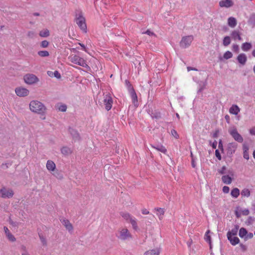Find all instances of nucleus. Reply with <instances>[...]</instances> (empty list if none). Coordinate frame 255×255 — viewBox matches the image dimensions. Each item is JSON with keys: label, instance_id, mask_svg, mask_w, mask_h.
I'll use <instances>...</instances> for the list:
<instances>
[{"label": "nucleus", "instance_id": "f257e3e1", "mask_svg": "<svg viewBox=\"0 0 255 255\" xmlns=\"http://www.w3.org/2000/svg\"><path fill=\"white\" fill-rule=\"evenodd\" d=\"M29 106L31 112L40 115L41 119L44 120L46 119L47 108L42 103L37 100H32L29 103Z\"/></svg>", "mask_w": 255, "mask_h": 255}, {"label": "nucleus", "instance_id": "f03ea898", "mask_svg": "<svg viewBox=\"0 0 255 255\" xmlns=\"http://www.w3.org/2000/svg\"><path fill=\"white\" fill-rule=\"evenodd\" d=\"M117 237L121 241H127L132 239V236L130 231L126 227L120 228L117 234Z\"/></svg>", "mask_w": 255, "mask_h": 255}, {"label": "nucleus", "instance_id": "7ed1b4c3", "mask_svg": "<svg viewBox=\"0 0 255 255\" xmlns=\"http://www.w3.org/2000/svg\"><path fill=\"white\" fill-rule=\"evenodd\" d=\"M68 59L72 63L75 64L85 68L89 67L87 64L86 61L83 58L76 55H71L68 57Z\"/></svg>", "mask_w": 255, "mask_h": 255}, {"label": "nucleus", "instance_id": "20e7f679", "mask_svg": "<svg viewBox=\"0 0 255 255\" xmlns=\"http://www.w3.org/2000/svg\"><path fill=\"white\" fill-rule=\"evenodd\" d=\"M24 82L29 85H33L39 81V78L34 74H27L23 78Z\"/></svg>", "mask_w": 255, "mask_h": 255}, {"label": "nucleus", "instance_id": "39448f33", "mask_svg": "<svg viewBox=\"0 0 255 255\" xmlns=\"http://www.w3.org/2000/svg\"><path fill=\"white\" fill-rule=\"evenodd\" d=\"M76 23L85 32H86L87 26L85 22V19L81 14H79L76 19Z\"/></svg>", "mask_w": 255, "mask_h": 255}, {"label": "nucleus", "instance_id": "423d86ee", "mask_svg": "<svg viewBox=\"0 0 255 255\" xmlns=\"http://www.w3.org/2000/svg\"><path fill=\"white\" fill-rule=\"evenodd\" d=\"M13 194V191L9 188L3 187L0 190V197L3 198H11Z\"/></svg>", "mask_w": 255, "mask_h": 255}, {"label": "nucleus", "instance_id": "0eeeda50", "mask_svg": "<svg viewBox=\"0 0 255 255\" xmlns=\"http://www.w3.org/2000/svg\"><path fill=\"white\" fill-rule=\"evenodd\" d=\"M229 132L232 136L234 139L239 142H242L243 141V138L239 133L237 129L235 128H231L229 129Z\"/></svg>", "mask_w": 255, "mask_h": 255}, {"label": "nucleus", "instance_id": "6e6552de", "mask_svg": "<svg viewBox=\"0 0 255 255\" xmlns=\"http://www.w3.org/2000/svg\"><path fill=\"white\" fill-rule=\"evenodd\" d=\"M193 40V37L191 35L183 37L180 42V46L183 48H187L189 46Z\"/></svg>", "mask_w": 255, "mask_h": 255}, {"label": "nucleus", "instance_id": "1a4fd4ad", "mask_svg": "<svg viewBox=\"0 0 255 255\" xmlns=\"http://www.w3.org/2000/svg\"><path fill=\"white\" fill-rule=\"evenodd\" d=\"M15 92L16 94L19 97H25L29 93V91L28 89L23 87L16 88Z\"/></svg>", "mask_w": 255, "mask_h": 255}, {"label": "nucleus", "instance_id": "9d476101", "mask_svg": "<svg viewBox=\"0 0 255 255\" xmlns=\"http://www.w3.org/2000/svg\"><path fill=\"white\" fill-rule=\"evenodd\" d=\"M104 104L105 105V108L107 111L110 110L112 107L113 100L112 98L109 95H106L104 97Z\"/></svg>", "mask_w": 255, "mask_h": 255}, {"label": "nucleus", "instance_id": "9b49d317", "mask_svg": "<svg viewBox=\"0 0 255 255\" xmlns=\"http://www.w3.org/2000/svg\"><path fill=\"white\" fill-rule=\"evenodd\" d=\"M237 148V144L235 142L229 143L227 145V153L231 155L235 153Z\"/></svg>", "mask_w": 255, "mask_h": 255}, {"label": "nucleus", "instance_id": "f8f14e48", "mask_svg": "<svg viewBox=\"0 0 255 255\" xmlns=\"http://www.w3.org/2000/svg\"><path fill=\"white\" fill-rule=\"evenodd\" d=\"M3 230L6 238L9 241L11 242H14L16 241V238L10 233V231L6 227H4Z\"/></svg>", "mask_w": 255, "mask_h": 255}, {"label": "nucleus", "instance_id": "ddd939ff", "mask_svg": "<svg viewBox=\"0 0 255 255\" xmlns=\"http://www.w3.org/2000/svg\"><path fill=\"white\" fill-rule=\"evenodd\" d=\"M232 0H222L219 2V5L221 7L229 8L233 5Z\"/></svg>", "mask_w": 255, "mask_h": 255}, {"label": "nucleus", "instance_id": "4468645a", "mask_svg": "<svg viewBox=\"0 0 255 255\" xmlns=\"http://www.w3.org/2000/svg\"><path fill=\"white\" fill-rule=\"evenodd\" d=\"M238 62L242 65H245L247 61V57L245 54L241 53L237 58Z\"/></svg>", "mask_w": 255, "mask_h": 255}, {"label": "nucleus", "instance_id": "2eb2a0df", "mask_svg": "<svg viewBox=\"0 0 255 255\" xmlns=\"http://www.w3.org/2000/svg\"><path fill=\"white\" fill-rule=\"evenodd\" d=\"M46 167L47 169L50 172L54 171L56 169V165L55 163L51 160H47L46 164Z\"/></svg>", "mask_w": 255, "mask_h": 255}, {"label": "nucleus", "instance_id": "dca6fc26", "mask_svg": "<svg viewBox=\"0 0 255 255\" xmlns=\"http://www.w3.org/2000/svg\"><path fill=\"white\" fill-rule=\"evenodd\" d=\"M160 252V249L156 248L146 252L144 255H159Z\"/></svg>", "mask_w": 255, "mask_h": 255}, {"label": "nucleus", "instance_id": "f3484780", "mask_svg": "<svg viewBox=\"0 0 255 255\" xmlns=\"http://www.w3.org/2000/svg\"><path fill=\"white\" fill-rule=\"evenodd\" d=\"M62 223L65 226L66 229L68 230L69 232H71L73 231V226L68 220L63 219L62 221Z\"/></svg>", "mask_w": 255, "mask_h": 255}, {"label": "nucleus", "instance_id": "a211bd4d", "mask_svg": "<svg viewBox=\"0 0 255 255\" xmlns=\"http://www.w3.org/2000/svg\"><path fill=\"white\" fill-rule=\"evenodd\" d=\"M240 111V109L236 105H233L229 109V112L233 115H237Z\"/></svg>", "mask_w": 255, "mask_h": 255}, {"label": "nucleus", "instance_id": "6ab92c4d", "mask_svg": "<svg viewBox=\"0 0 255 255\" xmlns=\"http://www.w3.org/2000/svg\"><path fill=\"white\" fill-rule=\"evenodd\" d=\"M227 238H228V239L230 241V243L233 246H235V245H237L238 244H239V243L240 242L239 239L238 237H235V236H227Z\"/></svg>", "mask_w": 255, "mask_h": 255}, {"label": "nucleus", "instance_id": "aec40b11", "mask_svg": "<svg viewBox=\"0 0 255 255\" xmlns=\"http://www.w3.org/2000/svg\"><path fill=\"white\" fill-rule=\"evenodd\" d=\"M156 215L158 217L160 220L163 219V215L164 214V210L163 209L161 208H157L154 209Z\"/></svg>", "mask_w": 255, "mask_h": 255}, {"label": "nucleus", "instance_id": "412c9836", "mask_svg": "<svg viewBox=\"0 0 255 255\" xmlns=\"http://www.w3.org/2000/svg\"><path fill=\"white\" fill-rule=\"evenodd\" d=\"M228 24L231 27H235L237 25V20L235 18L230 17L228 19Z\"/></svg>", "mask_w": 255, "mask_h": 255}, {"label": "nucleus", "instance_id": "4be33fe9", "mask_svg": "<svg viewBox=\"0 0 255 255\" xmlns=\"http://www.w3.org/2000/svg\"><path fill=\"white\" fill-rule=\"evenodd\" d=\"M223 182L226 184H230L232 181V178L229 175H224L222 177Z\"/></svg>", "mask_w": 255, "mask_h": 255}, {"label": "nucleus", "instance_id": "5701e85b", "mask_svg": "<svg viewBox=\"0 0 255 255\" xmlns=\"http://www.w3.org/2000/svg\"><path fill=\"white\" fill-rule=\"evenodd\" d=\"M231 36L234 40H236V39H238L239 40H242V38L241 37L240 32L237 30H234L233 31H232V32L231 33Z\"/></svg>", "mask_w": 255, "mask_h": 255}, {"label": "nucleus", "instance_id": "b1692460", "mask_svg": "<svg viewBox=\"0 0 255 255\" xmlns=\"http://www.w3.org/2000/svg\"><path fill=\"white\" fill-rule=\"evenodd\" d=\"M47 74L50 77H55L57 79L61 78V75L58 71H55L54 72L48 71H47Z\"/></svg>", "mask_w": 255, "mask_h": 255}, {"label": "nucleus", "instance_id": "393cba45", "mask_svg": "<svg viewBox=\"0 0 255 255\" xmlns=\"http://www.w3.org/2000/svg\"><path fill=\"white\" fill-rule=\"evenodd\" d=\"M252 48V44L250 43L245 42L242 45V49L244 51H248Z\"/></svg>", "mask_w": 255, "mask_h": 255}, {"label": "nucleus", "instance_id": "a878e982", "mask_svg": "<svg viewBox=\"0 0 255 255\" xmlns=\"http://www.w3.org/2000/svg\"><path fill=\"white\" fill-rule=\"evenodd\" d=\"M39 34L42 37H47L49 36L50 32L47 29H44L40 31Z\"/></svg>", "mask_w": 255, "mask_h": 255}, {"label": "nucleus", "instance_id": "bb28decb", "mask_svg": "<svg viewBox=\"0 0 255 255\" xmlns=\"http://www.w3.org/2000/svg\"><path fill=\"white\" fill-rule=\"evenodd\" d=\"M239 229V227L238 226H236L234 229H233L231 231H229L227 233V236H236L238 233V231Z\"/></svg>", "mask_w": 255, "mask_h": 255}, {"label": "nucleus", "instance_id": "cd10ccee", "mask_svg": "<svg viewBox=\"0 0 255 255\" xmlns=\"http://www.w3.org/2000/svg\"><path fill=\"white\" fill-rule=\"evenodd\" d=\"M129 222L131 224L133 230H137L138 229V227L136 222V219L134 217H133L132 219H131Z\"/></svg>", "mask_w": 255, "mask_h": 255}, {"label": "nucleus", "instance_id": "c85d7f7f", "mask_svg": "<svg viewBox=\"0 0 255 255\" xmlns=\"http://www.w3.org/2000/svg\"><path fill=\"white\" fill-rule=\"evenodd\" d=\"M57 109L61 112H66L67 110V106L64 104H58L56 106Z\"/></svg>", "mask_w": 255, "mask_h": 255}, {"label": "nucleus", "instance_id": "c756f323", "mask_svg": "<svg viewBox=\"0 0 255 255\" xmlns=\"http://www.w3.org/2000/svg\"><path fill=\"white\" fill-rule=\"evenodd\" d=\"M241 195L243 197H249L251 195L250 190L248 188H244L241 191Z\"/></svg>", "mask_w": 255, "mask_h": 255}, {"label": "nucleus", "instance_id": "7c9ffc66", "mask_svg": "<svg viewBox=\"0 0 255 255\" xmlns=\"http://www.w3.org/2000/svg\"><path fill=\"white\" fill-rule=\"evenodd\" d=\"M231 196L235 198H237L240 195V190L237 188H234L231 193Z\"/></svg>", "mask_w": 255, "mask_h": 255}, {"label": "nucleus", "instance_id": "2f4dec72", "mask_svg": "<svg viewBox=\"0 0 255 255\" xmlns=\"http://www.w3.org/2000/svg\"><path fill=\"white\" fill-rule=\"evenodd\" d=\"M152 147L162 153H165L166 152V149L163 145H158L156 146L152 145Z\"/></svg>", "mask_w": 255, "mask_h": 255}, {"label": "nucleus", "instance_id": "473e14b6", "mask_svg": "<svg viewBox=\"0 0 255 255\" xmlns=\"http://www.w3.org/2000/svg\"><path fill=\"white\" fill-rule=\"evenodd\" d=\"M247 233H248V232L245 228H241L239 230V235L242 238H245Z\"/></svg>", "mask_w": 255, "mask_h": 255}, {"label": "nucleus", "instance_id": "72a5a7b5", "mask_svg": "<svg viewBox=\"0 0 255 255\" xmlns=\"http://www.w3.org/2000/svg\"><path fill=\"white\" fill-rule=\"evenodd\" d=\"M130 95L133 103L136 106L137 103V98L136 93L134 91H132L130 92Z\"/></svg>", "mask_w": 255, "mask_h": 255}, {"label": "nucleus", "instance_id": "f704fd0d", "mask_svg": "<svg viewBox=\"0 0 255 255\" xmlns=\"http://www.w3.org/2000/svg\"><path fill=\"white\" fill-rule=\"evenodd\" d=\"M231 38L230 36H225L223 40V44L224 46H227L231 43Z\"/></svg>", "mask_w": 255, "mask_h": 255}, {"label": "nucleus", "instance_id": "c9c22d12", "mask_svg": "<svg viewBox=\"0 0 255 255\" xmlns=\"http://www.w3.org/2000/svg\"><path fill=\"white\" fill-rule=\"evenodd\" d=\"M243 150H244V157L246 159H249V155L248 152V150H249V148L248 146L244 144L243 145Z\"/></svg>", "mask_w": 255, "mask_h": 255}, {"label": "nucleus", "instance_id": "e433bc0d", "mask_svg": "<svg viewBox=\"0 0 255 255\" xmlns=\"http://www.w3.org/2000/svg\"><path fill=\"white\" fill-rule=\"evenodd\" d=\"M121 215L128 222H129L133 218L132 216L128 213H122Z\"/></svg>", "mask_w": 255, "mask_h": 255}, {"label": "nucleus", "instance_id": "4c0bfd02", "mask_svg": "<svg viewBox=\"0 0 255 255\" xmlns=\"http://www.w3.org/2000/svg\"><path fill=\"white\" fill-rule=\"evenodd\" d=\"M61 153L65 155H67L71 152V149L67 147H63L61 149Z\"/></svg>", "mask_w": 255, "mask_h": 255}, {"label": "nucleus", "instance_id": "58836bf2", "mask_svg": "<svg viewBox=\"0 0 255 255\" xmlns=\"http://www.w3.org/2000/svg\"><path fill=\"white\" fill-rule=\"evenodd\" d=\"M210 233V231L209 230H208L205 235L204 236V239L205 240L209 243V244L211 245V237L209 235V234Z\"/></svg>", "mask_w": 255, "mask_h": 255}, {"label": "nucleus", "instance_id": "ea45409f", "mask_svg": "<svg viewBox=\"0 0 255 255\" xmlns=\"http://www.w3.org/2000/svg\"><path fill=\"white\" fill-rule=\"evenodd\" d=\"M38 55L42 57H47L49 55L48 51L45 50L39 51L37 53Z\"/></svg>", "mask_w": 255, "mask_h": 255}, {"label": "nucleus", "instance_id": "a19ab883", "mask_svg": "<svg viewBox=\"0 0 255 255\" xmlns=\"http://www.w3.org/2000/svg\"><path fill=\"white\" fill-rule=\"evenodd\" d=\"M233 57V54L229 51H226L223 55V58L225 59H229Z\"/></svg>", "mask_w": 255, "mask_h": 255}, {"label": "nucleus", "instance_id": "79ce46f5", "mask_svg": "<svg viewBox=\"0 0 255 255\" xmlns=\"http://www.w3.org/2000/svg\"><path fill=\"white\" fill-rule=\"evenodd\" d=\"M249 22L253 25H255V14L253 13L250 15Z\"/></svg>", "mask_w": 255, "mask_h": 255}, {"label": "nucleus", "instance_id": "37998d69", "mask_svg": "<svg viewBox=\"0 0 255 255\" xmlns=\"http://www.w3.org/2000/svg\"><path fill=\"white\" fill-rule=\"evenodd\" d=\"M49 45V42L47 40H43L40 43V46L42 48H46Z\"/></svg>", "mask_w": 255, "mask_h": 255}, {"label": "nucleus", "instance_id": "c03bdc74", "mask_svg": "<svg viewBox=\"0 0 255 255\" xmlns=\"http://www.w3.org/2000/svg\"><path fill=\"white\" fill-rule=\"evenodd\" d=\"M250 213L249 210L247 209H245L241 211V214L243 215L247 216Z\"/></svg>", "mask_w": 255, "mask_h": 255}, {"label": "nucleus", "instance_id": "a18cd8bd", "mask_svg": "<svg viewBox=\"0 0 255 255\" xmlns=\"http://www.w3.org/2000/svg\"><path fill=\"white\" fill-rule=\"evenodd\" d=\"M171 133L175 138H178L179 137V135L177 131L175 129H172L171 131Z\"/></svg>", "mask_w": 255, "mask_h": 255}, {"label": "nucleus", "instance_id": "49530a36", "mask_svg": "<svg viewBox=\"0 0 255 255\" xmlns=\"http://www.w3.org/2000/svg\"><path fill=\"white\" fill-rule=\"evenodd\" d=\"M232 50L238 52L239 51V47L237 44H233L232 45Z\"/></svg>", "mask_w": 255, "mask_h": 255}, {"label": "nucleus", "instance_id": "de8ad7c7", "mask_svg": "<svg viewBox=\"0 0 255 255\" xmlns=\"http://www.w3.org/2000/svg\"><path fill=\"white\" fill-rule=\"evenodd\" d=\"M230 191V188L228 186H225L223 187V192L224 193H228Z\"/></svg>", "mask_w": 255, "mask_h": 255}, {"label": "nucleus", "instance_id": "09e8293b", "mask_svg": "<svg viewBox=\"0 0 255 255\" xmlns=\"http://www.w3.org/2000/svg\"><path fill=\"white\" fill-rule=\"evenodd\" d=\"M39 238L40 239L41 242L43 244V245H45L46 244V239L41 235H39Z\"/></svg>", "mask_w": 255, "mask_h": 255}, {"label": "nucleus", "instance_id": "8fccbe9b", "mask_svg": "<svg viewBox=\"0 0 255 255\" xmlns=\"http://www.w3.org/2000/svg\"><path fill=\"white\" fill-rule=\"evenodd\" d=\"M253 236H254V235L253 233H247V234L245 237V240L252 239V238H253Z\"/></svg>", "mask_w": 255, "mask_h": 255}, {"label": "nucleus", "instance_id": "3c124183", "mask_svg": "<svg viewBox=\"0 0 255 255\" xmlns=\"http://www.w3.org/2000/svg\"><path fill=\"white\" fill-rule=\"evenodd\" d=\"M226 169V168L225 166H223L221 169H220L218 172L221 174H224L226 173L225 170Z\"/></svg>", "mask_w": 255, "mask_h": 255}, {"label": "nucleus", "instance_id": "603ef678", "mask_svg": "<svg viewBox=\"0 0 255 255\" xmlns=\"http://www.w3.org/2000/svg\"><path fill=\"white\" fill-rule=\"evenodd\" d=\"M192 244V240L190 239L189 241L187 242V246L190 250H191V246Z\"/></svg>", "mask_w": 255, "mask_h": 255}, {"label": "nucleus", "instance_id": "864d4df0", "mask_svg": "<svg viewBox=\"0 0 255 255\" xmlns=\"http://www.w3.org/2000/svg\"><path fill=\"white\" fill-rule=\"evenodd\" d=\"M215 155L218 158L219 160L221 159V156L220 155V153L218 149L216 150L215 151Z\"/></svg>", "mask_w": 255, "mask_h": 255}, {"label": "nucleus", "instance_id": "5fc2aeb1", "mask_svg": "<svg viewBox=\"0 0 255 255\" xmlns=\"http://www.w3.org/2000/svg\"><path fill=\"white\" fill-rule=\"evenodd\" d=\"M143 33L146 34L149 36L155 35L154 33L149 30H146L145 32H143Z\"/></svg>", "mask_w": 255, "mask_h": 255}, {"label": "nucleus", "instance_id": "6e6d98bb", "mask_svg": "<svg viewBox=\"0 0 255 255\" xmlns=\"http://www.w3.org/2000/svg\"><path fill=\"white\" fill-rule=\"evenodd\" d=\"M34 32L33 31H30L27 33V36L29 37L32 38L34 36Z\"/></svg>", "mask_w": 255, "mask_h": 255}, {"label": "nucleus", "instance_id": "4d7b16f0", "mask_svg": "<svg viewBox=\"0 0 255 255\" xmlns=\"http://www.w3.org/2000/svg\"><path fill=\"white\" fill-rule=\"evenodd\" d=\"M141 213L143 214V215H147V214H149V212L146 209H142L141 210Z\"/></svg>", "mask_w": 255, "mask_h": 255}, {"label": "nucleus", "instance_id": "13d9d810", "mask_svg": "<svg viewBox=\"0 0 255 255\" xmlns=\"http://www.w3.org/2000/svg\"><path fill=\"white\" fill-rule=\"evenodd\" d=\"M191 155L192 156V166L193 168H195L196 167V164H195L194 159L193 157L192 153H191Z\"/></svg>", "mask_w": 255, "mask_h": 255}, {"label": "nucleus", "instance_id": "bf43d9fd", "mask_svg": "<svg viewBox=\"0 0 255 255\" xmlns=\"http://www.w3.org/2000/svg\"><path fill=\"white\" fill-rule=\"evenodd\" d=\"M250 133L252 135H255V127H254L250 129Z\"/></svg>", "mask_w": 255, "mask_h": 255}, {"label": "nucleus", "instance_id": "052dcab7", "mask_svg": "<svg viewBox=\"0 0 255 255\" xmlns=\"http://www.w3.org/2000/svg\"><path fill=\"white\" fill-rule=\"evenodd\" d=\"M72 131L73 132V136L75 137V138H77L79 136V134L78 133H77V132L76 131H74V130H72Z\"/></svg>", "mask_w": 255, "mask_h": 255}, {"label": "nucleus", "instance_id": "680f3d73", "mask_svg": "<svg viewBox=\"0 0 255 255\" xmlns=\"http://www.w3.org/2000/svg\"><path fill=\"white\" fill-rule=\"evenodd\" d=\"M187 70L188 71H190L191 70H197V69H196L195 68H192L191 67H187Z\"/></svg>", "mask_w": 255, "mask_h": 255}, {"label": "nucleus", "instance_id": "e2e57ef3", "mask_svg": "<svg viewBox=\"0 0 255 255\" xmlns=\"http://www.w3.org/2000/svg\"><path fill=\"white\" fill-rule=\"evenodd\" d=\"M79 45H81V46L83 48V50H84L85 51H86V47L85 46V45L83 44H81V43H79Z\"/></svg>", "mask_w": 255, "mask_h": 255}, {"label": "nucleus", "instance_id": "0e129e2a", "mask_svg": "<svg viewBox=\"0 0 255 255\" xmlns=\"http://www.w3.org/2000/svg\"><path fill=\"white\" fill-rule=\"evenodd\" d=\"M216 146H217V142H214L212 144V147L213 148H216Z\"/></svg>", "mask_w": 255, "mask_h": 255}, {"label": "nucleus", "instance_id": "69168bd1", "mask_svg": "<svg viewBox=\"0 0 255 255\" xmlns=\"http://www.w3.org/2000/svg\"><path fill=\"white\" fill-rule=\"evenodd\" d=\"M22 255H28V254L27 252L25 251L22 253Z\"/></svg>", "mask_w": 255, "mask_h": 255}, {"label": "nucleus", "instance_id": "338daca9", "mask_svg": "<svg viewBox=\"0 0 255 255\" xmlns=\"http://www.w3.org/2000/svg\"><path fill=\"white\" fill-rule=\"evenodd\" d=\"M219 147H222V142L221 141H220L219 142Z\"/></svg>", "mask_w": 255, "mask_h": 255}, {"label": "nucleus", "instance_id": "774afa93", "mask_svg": "<svg viewBox=\"0 0 255 255\" xmlns=\"http://www.w3.org/2000/svg\"><path fill=\"white\" fill-rule=\"evenodd\" d=\"M252 54L254 57H255V50H253Z\"/></svg>", "mask_w": 255, "mask_h": 255}]
</instances>
